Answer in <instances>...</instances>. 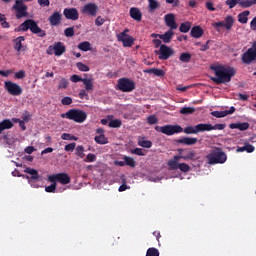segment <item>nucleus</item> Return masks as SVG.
Instances as JSON below:
<instances>
[{
  "mask_svg": "<svg viewBox=\"0 0 256 256\" xmlns=\"http://www.w3.org/2000/svg\"><path fill=\"white\" fill-rule=\"evenodd\" d=\"M211 71H214L215 77H211V81L216 85H227L231 83V79L237 73L233 67H225L223 65L210 66Z\"/></svg>",
  "mask_w": 256,
  "mask_h": 256,
  "instance_id": "nucleus-1",
  "label": "nucleus"
},
{
  "mask_svg": "<svg viewBox=\"0 0 256 256\" xmlns=\"http://www.w3.org/2000/svg\"><path fill=\"white\" fill-rule=\"evenodd\" d=\"M195 157V151H189L186 155L174 156L173 159L168 161L167 165L171 171H177V169H179L182 173H189L191 167H189L187 163H179V161H181V159L184 161H191L195 159Z\"/></svg>",
  "mask_w": 256,
  "mask_h": 256,
  "instance_id": "nucleus-2",
  "label": "nucleus"
},
{
  "mask_svg": "<svg viewBox=\"0 0 256 256\" xmlns=\"http://www.w3.org/2000/svg\"><path fill=\"white\" fill-rule=\"evenodd\" d=\"M14 31L15 33H20L21 31L23 33L31 31V33L37 35V37H45L47 35V32L41 29V27H39V24H37V22L33 19L25 20L17 28H15Z\"/></svg>",
  "mask_w": 256,
  "mask_h": 256,
  "instance_id": "nucleus-3",
  "label": "nucleus"
},
{
  "mask_svg": "<svg viewBox=\"0 0 256 256\" xmlns=\"http://www.w3.org/2000/svg\"><path fill=\"white\" fill-rule=\"evenodd\" d=\"M209 165H223L227 161V154L220 147H214L206 156Z\"/></svg>",
  "mask_w": 256,
  "mask_h": 256,
  "instance_id": "nucleus-4",
  "label": "nucleus"
},
{
  "mask_svg": "<svg viewBox=\"0 0 256 256\" xmlns=\"http://www.w3.org/2000/svg\"><path fill=\"white\" fill-rule=\"evenodd\" d=\"M61 117L62 119L74 121V123H85L87 121V112L73 108L61 114Z\"/></svg>",
  "mask_w": 256,
  "mask_h": 256,
  "instance_id": "nucleus-5",
  "label": "nucleus"
},
{
  "mask_svg": "<svg viewBox=\"0 0 256 256\" xmlns=\"http://www.w3.org/2000/svg\"><path fill=\"white\" fill-rule=\"evenodd\" d=\"M24 173H27L28 175H30V176H26V179L28 180L29 185H31V187H34L35 189H39V185L35 184L37 183V181H43V177L39 175V171L31 167H26L24 169Z\"/></svg>",
  "mask_w": 256,
  "mask_h": 256,
  "instance_id": "nucleus-6",
  "label": "nucleus"
},
{
  "mask_svg": "<svg viewBox=\"0 0 256 256\" xmlns=\"http://www.w3.org/2000/svg\"><path fill=\"white\" fill-rule=\"evenodd\" d=\"M135 87V81L129 78H120L118 80L117 89L122 93H131V91H135Z\"/></svg>",
  "mask_w": 256,
  "mask_h": 256,
  "instance_id": "nucleus-7",
  "label": "nucleus"
},
{
  "mask_svg": "<svg viewBox=\"0 0 256 256\" xmlns=\"http://www.w3.org/2000/svg\"><path fill=\"white\" fill-rule=\"evenodd\" d=\"M155 131L158 133H163V135H175V133H183V127L179 125H165V126H156Z\"/></svg>",
  "mask_w": 256,
  "mask_h": 256,
  "instance_id": "nucleus-8",
  "label": "nucleus"
},
{
  "mask_svg": "<svg viewBox=\"0 0 256 256\" xmlns=\"http://www.w3.org/2000/svg\"><path fill=\"white\" fill-rule=\"evenodd\" d=\"M242 62L244 65H251V63H256V41H254L252 46L242 54Z\"/></svg>",
  "mask_w": 256,
  "mask_h": 256,
  "instance_id": "nucleus-9",
  "label": "nucleus"
},
{
  "mask_svg": "<svg viewBox=\"0 0 256 256\" xmlns=\"http://www.w3.org/2000/svg\"><path fill=\"white\" fill-rule=\"evenodd\" d=\"M25 0H16L12 9L16 11V19H23V17H27L29 13L27 12V5L24 3Z\"/></svg>",
  "mask_w": 256,
  "mask_h": 256,
  "instance_id": "nucleus-10",
  "label": "nucleus"
},
{
  "mask_svg": "<svg viewBox=\"0 0 256 256\" xmlns=\"http://www.w3.org/2000/svg\"><path fill=\"white\" fill-rule=\"evenodd\" d=\"M128 33L129 29H125L123 32L116 35L118 41L122 43L123 47H133V45H135V38Z\"/></svg>",
  "mask_w": 256,
  "mask_h": 256,
  "instance_id": "nucleus-11",
  "label": "nucleus"
},
{
  "mask_svg": "<svg viewBox=\"0 0 256 256\" xmlns=\"http://www.w3.org/2000/svg\"><path fill=\"white\" fill-rule=\"evenodd\" d=\"M155 53H156V55H158V59L160 61H167V59H169L170 57H173V55H175V51L171 47H169L165 44H162L160 46V49L156 50Z\"/></svg>",
  "mask_w": 256,
  "mask_h": 256,
  "instance_id": "nucleus-12",
  "label": "nucleus"
},
{
  "mask_svg": "<svg viewBox=\"0 0 256 256\" xmlns=\"http://www.w3.org/2000/svg\"><path fill=\"white\" fill-rule=\"evenodd\" d=\"M50 183H61V185H69L71 183V177L67 173H58L48 176Z\"/></svg>",
  "mask_w": 256,
  "mask_h": 256,
  "instance_id": "nucleus-13",
  "label": "nucleus"
},
{
  "mask_svg": "<svg viewBox=\"0 0 256 256\" xmlns=\"http://www.w3.org/2000/svg\"><path fill=\"white\" fill-rule=\"evenodd\" d=\"M67 51L65 44L63 42H55L54 45H50L46 50L47 55L55 54L56 57H61L63 53Z\"/></svg>",
  "mask_w": 256,
  "mask_h": 256,
  "instance_id": "nucleus-14",
  "label": "nucleus"
},
{
  "mask_svg": "<svg viewBox=\"0 0 256 256\" xmlns=\"http://www.w3.org/2000/svg\"><path fill=\"white\" fill-rule=\"evenodd\" d=\"M234 24L235 18H233V16L231 15H228L225 17L224 21L215 22L212 25L214 29H216V31H219L220 27H224L226 31H231V29H233Z\"/></svg>",
  "mask_w": 256,
  "mask_h": 256,
  "instance_id": "nucleus-15",
  "label": "nucleus"
},
{
  "mask_svg": "<svg viewBox=\"0 0 256 256\" xmlns=\"http://www.w3.org/2000/svg\"><path fill=\"white\" fill-rule=\"evenodd\" d=\"M4 89H6L9 95H13L14 97H19L23 93V88L19 84L11 81L4 82Z\"/></svg>",
  "mask_w": 256,
  "mask_h": 256,
  "instance_id": "nucleus-16",
  "label": "nucleus"
},
{
  "mask_svg": "<svg viewBox=\"0 0 256 256\" xmlns=\"http://www.w3.org/2000/svg\"><path fill=\"white\" fill-rule=\"evenodd\" d=\"M182 131H184L186 135H197V133H205V123H200L196 126H187Z\"/></svg>",
  "mask_w": 256,
  "mask_h": 256,
  "instance_id": "nucleus-17",
  "label": "nucleus"
},
{
  "mask_svg": "<svg viewBox=\"0 0 256 256\" xmlns=\"http://www.w3.org/2000/svg\"><path fill=\"white\" fill-rule=\"evenodd\" d=\"M99 11V7L95 3H88L84 5L82 9V13L85 15H90V17H97V12Z\"/></svg>",
  "mask_w": 256,
  "mask_h": 256,
  "instance_id": "nucleus-18",
  "label": "nucleus"
},
{
  "mask_svg": "<svg viewBox=\"0 0 256 256\" xmlns=\"http://www.w3.org/2000/svg\"><path fill=\"white\" fill-rule=\"evenodd\" d=\"M63 15L70 21H77V19H79V10H77V8H65L63 10Z\"/></svg>",
  "mask_w": 256,
  "mask_h": 256,
  "instance_id": "nucleus-19",
  "label": "nucleus"
},
{
  "mask_svg": "<svg viewBox=\"0 0 256 256\" xmlns=\"http://www.w3.org/2000/svg\"><path fill=\"white\" fill-rule=\"evenodd\" d=\"M164 21L171 31L177 29V22L175 21V14L169 13L164 16Z\"/></svg>",
  "mask_w": 256,
  "mask_h": 256,
  "instance_id": "nucleus-20",
  "label": "nucleus"
},
{
  "mask_svg": "<svg viewBox=\"0 0 256 256\" xmlns=\"http://www.w3.org/2000/svg\"><path fill=\"white\" fill-rule=\"evenodd\" d=\"M235 111H236L235 106H231L229 110L212 111L211 115H212V117H216L217 119H221L223 117H227V115H233V113H235Z\"/></svg>",
  "mask_w": 256,
  "mask_h": 256,
  "instance_id": "nucleus-21",
  "label": "nucleus"
},
{
  "mask_svg": "<svg viewBox=\"0 0 256 256\" xmlns=\"http://www.w3.org/2000/svg\"><path fill=\"white\" fill-rule=\"evenodd\" d=\"M61 19H62L61 13L56 11L49 16L48 21L51 27H57L61 25Z\"/></svg>",
  "mask_w": 256,
  "mask_h": 256,
  "instance_id": "nucleus-22",
  "label": "nucleus"
},
{
  "mask_svg": "<svg viewBox=\"0 0 256 256\" xmlns=\"http://www.w3.org/2000/svg\"><path fill=\"white\" fill-rule=\"evenodd\" d=\"M130 17L134 19V21H141L143 19V13H141V10L136 7L130 8Z\"/></svg>",
  "mask_w": 256,
  "mask_h": 256,
  "instance_id": "nucleus-23",
  "label": "nucleus"
},
{
  "mask_svg": "<svg viewBox=\"0 0 256 256\" xmlns=\"http://www.w3.org/2000/svg\"><path fill=\"white\" fill-rule=\"evenodd\" d=\"M204 33L205 31L203 30V28H201V26H194L191 29L190 35L194 39H200V37H203Z\"/></svg>",
  "mask_w": 256,
  "mask_h": 256,
  "instance_id": "nucleus-24",
  "label": "nucleus"
},
{
  "mask_svg": "<svg viewBox=\"0 0 256 256\" xmlns=\"http://www.w3.org/2000/svg\"><path fill=\"white\" fill-rule=\"evenodd\" d=\"M230 129H239V131H247L250 125L248 122H239V123H231L229 125Z\"/></svg>",
  "mask_w": 256,
  "mask_h": 256,
  "instance_id": "nucleus-25",
  "label": "nucleus"
},
{
  "mask_svg": "<svg viewBox=\"0 0 256 256\" xmlns=\"http://www.w3.org/2000/svg\"><path fill=\"white\" fill-rule=\"evenodd\" d=\"M225 124H215L214 126L212 124L204 123V129L205 131H223L225 129Z\"/></svg>",
  "mask_w": 256,
  "mask_h": 256,
  "instance_id": "nucleus-26",
  "label": "nucleus"
},
{
  "mask_svg": "<svg viewBox=\"0 0 256 256\" xmlns=\"http://www.w3.org/2000/svg\"><path fill=\"white\" fill-rule=\"evenodd\" d=\"M173 35H175V32H173V30H168L164 34H160L159 39H162L163 43H171Z\"/></svg>",
  "mask_w": 256,
  "mask_h": 256,
  "instance_id": "nucleus-27",
  "label": "nucleus"
},
{
  "mask_svg": "<svg viewBox=\"0 0 256 256\" xmlns=\"http://www.w3.org/2000/svg\"><path fill=\"white\" fill-rule=\"evenodd\" d=\"M197 141V138L182 137L177 140V143H181L183 145H196Z\"/></svg>",
  "mask_w": 256,
  "mask_h": 256,
  "instance_id": "nucleus-28",
  "label": "nucleus"
},
{
  "mask_svg": "<svg viewBox=\"0 0 256 256\" xmlns=\"http://www.w3.org/2000/svg\"><path fill=\"white\" fill-rule=\"evenodd\" d=\"M7 129H13V122L10 119H4L0 122V134Z\"/></svg>",
  "mask_w": 256,
  "mask_h": 256,
  "instance_id": "nucleus-29",
  "label": "nucleus"
},
{
  "mask_svg": "<svg viewBox=\"0 0 256 256\" xmlns=\"http://www.w3.org/2000/svg\"><path fill=\"white\" fill-rule=\"evenodd\" d=\"M236 151H237V153H243L245 151H246V153H253V151H255V146H253L249 143H245L244 146L238 147Z\"/></svg>",
  "mask_w": 256,
  "mask_h": 256,
  "instance_id": "nucleus-30",
  "label": "nucleus"
},
{
  "mask_svg": "<svg viewBox=\"0 0 256 256\" xmlns=\"http://www.w3.org/2000/svg\"><path fill=\"white\" fill-rule=\"evenodd\" d=\"M23 41H25V38L23 36H19L16 39L13 40L14 43V49L19 53L21 49L23 48Z\"/></svg>",
  "mask_w": 256,
  "mask_h": 256,
  "instance_id": "nucleus-31",
  "label": "nucleus"
},
{
  "mask_svg": "<svg viewBox=\"0 0 256 256\" xmlns=\"http://www.w3.org/2000/svg\"><path fill=\"white\" fill-rule=\"evenodd\" d=\"M249 15H251V12L249 10H245L243 12H241L240 14H238V21L239 23H242L243 25H245V23H247V21H249Z\"/></svg>",
  "mask_w": 256,
  "mask_h": 256,
  "instance_id": "nucleus-32",
  "label": "nucleus"
},
{
  "mask_svg": "<svg viewBox=\"0 0 256 256\" xmlns=\"http://www.w3.org/2000/svg\"><path fill=\"white\" fill-rule=\"evenodd\" d=\"M160 4L157 0H148L149 13H155L156 9H159Z\"/></svg>",
  "mask_w": 256,
  "mask_h": 256,
  "instance_id": "nucleus-33",
  "label": "nucleus"
},
{
  "mask_svg": "<svg viewBox=\"0 0 256 256\" xmlns=\"http://www.w3.org/2000/svg\"><path fill=\"white\" fill-rule=\"evenodd\" d=\"M145 73H152L156 77H165V71L159 68H151V69L145 70Z\"/></svg>",
  "mask_w": 256,
  "mask_h": 256,
  "instance_id": "nucleus-34",
  "label": "nucleus"
},
{
  "mask_svg": "<svg viewBox=\"0 0 256 256\" xmlns=\"http://www.w3.org/2000/svg\"><path fill=\"white\" fill-rule=\"evenodd\" d=\"M82 83H84L86 91L93 90V78H83Z\"/></svg>",
  "mask_w": 256,
  "mask_h": 256,
  "instance_id": "nucleus-35",
  "label": "nucleus"
},
{
  "mask_svg": "<svg viewBox=\"0 0 256 256\" xmlns=\"http://www.w3.org/2000/svg\"><path fill=\"white\" fill-rule=\"evenodd\" d=\"M239 5L242 9H249L255 5V0H240Z\"/></svg>",
  "mask_w": 256,
  "mask_h": 256,
  "instance_id": "nucleus-36",
  "label": "nucleus"
},
{
  "mask_svg": "<svg viewBox=\"0 0 256 256\" xmlns=\"http://www.w3.org/2000/svg\"><path fill=\"white\" fill-rule=\"evenodd\" d=\"M94 141L98 143V145H107V143H109V139L105 137V135L95 136Z\"/></svg>",
  "mask_w": 256,
  "mask_h": 256,
  "instance_id": "nucleus-37",
  "label": "nucleus"
},
{
  "mask_svg": "<svg viewBox=\"0 0 256 256\" xmlns=\"http://www.w3.org/2000/svg\"><path fill=\"white\" fill-rule=\"evenodd\" d=\"M75 155L79 157L80 159H85V147L83 145H78L75 148Z\"/></svg>",
  "mask_w": 256,
  "mask_h": 256,
  "instance_id": "nucleus-38",
  "label": "nucleus"
},
{
  "mask_svg": "<svg viewBox=\"0 0 256 256\" xmlns=\"http://www.w3.org/2000/svg\"><path fill=\"white\" fill-rule=\"evenodd\" d=\"M0 25L2 29H9V27H11V24L7 22V17L2 13H0Z\"/></svg>",
  "mask_w": 256,
  "mask_h": 256,
  "instance_id": "nucleus-39",
  "label": "nucleus"
},
{
  "mask_svg": "<svg viewBox=\"0 0 256 256\" xmlns=\"http://www.w3.org/2000/svg\"><path fill=\"white\" fill-rule=\"evenodd\" d=\"M78 49H80V51H91L92 47H91V43L89 41H84V42H81L79 45H78Z\"/></svg>",
  "mask_w": 256,
  "mask_h": 256,
  "instance_id": "nucleus-40",
  "label": "nucleus"
},
{
  "mask_svg": "<svg viewBox=\"0 0 256 256\" xmlns=\"http://www.w3.org/2000/svg\"><path fill=\"white\" fill-rule=\"evenodd\" d=\"M179 61H181V63H191V53L183 52L179 57Z\"/></svg>",
  "mask_w": 256,
  "mask_h": 256,
  "instance_id": "nucleus-41",
  "label": "nucleus"
},
{
  "mask_svg": "<svg viewBox=\"0 0 256 256\" xmlns=\"http://www.w3.org/2000/svg\"><path fill=\"white\" fill-rule=\"evenodd\" d=\"M138 145L140 147H144V149H151V147H153V142H151V140L140 139L138 141Z\"/></svg>",
  "mask_w": 256,
  "mask_h": 256,
  "instance_id": "nucleus-42",
  "label": "nucleus"
},
{
  "mask_svg": "<svg viewBox=\"0 0 256 256\" xmlns=\"http://www.w3.org/2000/svg\"><path fill=\"white\" fill-rule=\"evenodd\" d=\"M190 29H191V22H184L179 27L180 33H189Z\"/></svg>",
  "mask_w": 256,
  "mask_h": 256,
  "instance_id": "nucleus-43",
  "label": "nucleus"
},
{
  "mask_svg": "<svg viewBox=\"0 0 256 256\" xmlns=\"http://www.w3.org/2000/svg\"><path fill=\"white\" fill-rule=\"evenodd\" d=\"M69 87V80L66 78H61L58 82V89H67Z\"/></svg>",
  "mask_w": 256,
  "mask_h": 256,
  "instance_id": "nucleus-44",
  "label": "nucleus"
},
{
  "mask_svg": "<svg viewBox=\"0 0 256 256\" xmlns=\"http://www.w3.org/2000/svg\"><path fill=\"white\" fill-rule=\"evenodd\" d=\"M181 115H193L195 113V108L194 107H183L180 109Z\"/></svg>",
  "mask_w": 256,
  "mask_h": 256,
  "instance_id": "nucleus-45",
  "label": "nucleus"
},
{
  "mask_svg": "<svg viewBox=\"0 0 256 256\" xmlns=\"http://www.w3.org/2000/svg\"><path fill=\"white\" fill-rule=\"evenodd\" d=\"M122 125L123 123L119 119L111 120L108 124V126L112 129H119V127H121Z\"/></svg>",
  "mask_w": 256,
  "mask_h": 256,
  "instance_id": "nucleus-46",
  "label": "nucleus"
},
{
  "mask_svg": "<svg viewBox=\"0 0 256 256\" xmlns=\"http://www.w3.org/2000/svg\"><path fill=\"white\" fill-rule=\"evenodd\" d=\"M83 161L84 163H95V161H97V155L89 153Z\"/></svg>",
  "mask_w": 256,
  "mask_h": 256,
  "instance_id": "nucleus-47",
  "label": "nucleus"
},
{
  "mask_svg": "<svg viewBox=\"0 0 256 256\" xmlns=\"http://www.w3.org/2000/svg\"><path fill=\"white\" fill-rule=\"evenodd\" d=\"M123 159L128 167H135L137 165V162L132 157L124 156Z\"/></svg>",
  "mask_w": 256,
  "mask_h": 256,
  "instance_id": "nucleus-48",
  "label": "nucleus"
},
{
  "mask_svg": "<svg viewBox=\"0 0 256 256\" xmlns=\"http://www.w3.org/2000/svg\"><path fill=\"white\" fill-rule=\"evenodd\" d=\"M76 67L79 71H82L84 73L90 70L89 66H87L86 64H83V62H77Z\"/></svg>",
  "mask_w": 256,
  "mask_h": 256,
  "instance_id": "nucleus-49",
  "label": "nucleus"
},
{
  "mask_svg": "<svg viewBox=\"0 0 256 256\" xmlns=\"http://www.w3.org/2000/svg\"><path fill=\"white\" fill-rule=\"evenodd\" d=\"M57 190V182H52L50 186L45 187L46 193H55Z\"/></svg>",
  "mask_w": 256,
  "mask_h": 256,
  "instance_id": "nucleus-50",
  "label": "nucleus"
},
{
  "mask_svg": "<svg viewBox=\"0 0 256 256\" xmlns=\"http://www.w3.org/2000/svg\"><path fill=\"white\" fill-rule=\"evenodd\" d=\"M146 256H159V250L155 247L148 248Z\"/></svg>",
  "mask_w": 256,
  "mask_h": 256,
  "instance_id": "nucleus-51",
  "label": "nucleus"
},
{
  "mask_svg": "<svg viewBox=\"0 0 256 256\" xmlns=\"http://www.w3.org/2000/svg\"><path fill=\"white\" fill-rule=\"evenodd\" d=\"M65 37H73L75 35V28L68 27L64 30Z\"/></svg>",
  "mask_w": 256,
  "mask_h": 256,
  "instance_id": "nucleus-52",
  "label": "nucleus"
},
{
  "mask_svg": "<svg viewBox=\"0 0 256 256\" xmlns=\"http://www.w3.org/2000/svg\"><path fill=\"white\" fill-rule=\"evenodd\" d=\"M239 2L240 0H226L225 4L229 6V9H233Z\"/></svg>",
  "mask_w": 256,
  "mask_h": 256,
  "instance_id": "nucleus-53",
  "label": "nucleus"
},
{
  "mask_svg": "<svg viewBox=\"0 0 256 256\" xmlns=\"http://www.w3.org/2000/svg\"><path fill=\"white\" fill-rule=\"evenodd\" d=\"M76 147H77V143L72 142V143L66 145V146L64 147V149H65V151L73 152V151H75Z\"/></svg>",
  "mask_w": 256,
  "mask_h": 256,
  "instance_id": "nucleus-54",
  "label": "nucleus"
},
{
  "mask_svg": "<svg viewBox=\"0 0 256 256\" xmlns=\"http://www.w3.org/2000/svg\"><path fill=\"white\" fill-rule=\"evenodd\" d=\"M132 155H138L139 157H144L145 153H143V149L135 148L131 150Z\"/></svg>",
  "mask_w": 256,
  "mask_h": 256,
  "instance_id": "nucleus-55",
  "label": "nucleus"
},
{
  "mask_svg": "<svg viewBox=\"0 0 256 256\" xmlns=\"http://www.w3.org/2000/svg\"><path fill=\"white\" fill-rule=\"evenodd\" d=\"M159 120L157 119V116L155 115H151L147 118V122L149 123V125H155L157 124Z\"/></svg>",
  "mask_w": 256,
  "mask_h": 256,
  "instance_id": "nucleus-56",
  "label": "nucleus"
},
{
  "mask_svg": "<svg viewBox=\"0 0 256 256\" xmlns=\"http://www.w3.org/2000/svg\"><path fill=\"white\" fill-rule=\"evenodd\" d=\"M61 103L62 105H71V103H73V99L69 96H66L61 99Z\"/></svg>",
  "mask_w": 256,
  "mask_h": 256,
  "instance_id": "nucleus-57",
  "label": "nucleus"
},
{
  "mask_svg": "<svg viewBox=\"0 0 256 256\" xmlns=\"http://www.w3.org/2000/svg\"><path fill=\"white\" fill-rule=\"evenodd\" d=\"M70 81H72V83H79V81H81L83 83V78H81L79 75L74 74L70 77Z\"/></svg>",
  "mask_w": 256,
  "mask_h": 256,
  "instance_id": "nucleus-58",
  "label": "nucleus"
},
{
  "mask_svg": "<svg viewBox=\"0 0 256 256\" xmlns=\"http://www.w3.org/2000/svg\"><path fill=\"white\" fill-rule=\"evenodd\" d=\"M25 77H26L25 70H20L15 73L16 79H25Z\"/></svg>",
  "mask_w": 256,
  "mask_h": 256,
  "instance_id": "nucleus-59",
  "label": "nucleus"
},
{
  "mask_svg": "<svg viewBox=\"0 0 256 256\" xmlns=\"http://www.w3.org/2000/svg\"><path fill=\"white\" fill-rule=\"evenodd\" d=\"M78 97L79 99H89V94H87L86 90H80Z\"/></svg>",
  "mask_w": 256,
  "mask_h": 256,
  "instance_id": "nucleus-60",
  "label": "nucleus"
},
{
  "mask_svg": "<svg viewBox=\"0 0 256 256\" xmlns=\"http://www.w3.org/2000/svg\"><path fill=\"white\" fill-rule=\"evenodd\" d=\"M38 4L40 7H49L51 5V1L49 0H38Z\"/></svg>",
  "mask_w": 256,
  "mask_h": 256,
  "instance_id": "nucleus-61",
  "label": "nucleus"
},
{
  "mask_svg": "<svg viewBox=\"0 0 256 256\" xmlns=\"http://www.w3.org/2000/svg\"><path fill=\"white\" fill-rule=\"evenodd\" d=\"M103 23H105V19H103L101 16H98L95 20V25L97 27H101V25H103Z\"/></svg>",
  "mask_w": 256,
  "mask_h": 256,
  "instance_id": "nucleus-62",
  "label": "nucleus"
},
{
  "mask_svg": "<svg viewBox=\"0 0 256 256\" xmlns=\"http://www.w3.org/2000/svg\"><path fill=\"white\" fill-rule=\"evenodd\" d=\"M12 73H13V70H0V75H2V77H7Z\"/></svg>",
  "mask_w": 256,
  "mask_h": 256,
  "instance_id": "nucleus-63",
  "label": "nucleus"
},
{
  "mask_svg": "<svg viewBox=\"0 0 256 256\" xmlns=\"http://www.w3.org/2000/svg\"><path fill=\"white\" fill-rule=\"evenodd\" d=\"M250 29H252V31H256V16L250 22Z\"/></svg>",
  "mask_w": 256,
  "mask_h": 256,
  "instance_id": "nucleus-64",
  "label": "nucleus"
}]
</instances>
